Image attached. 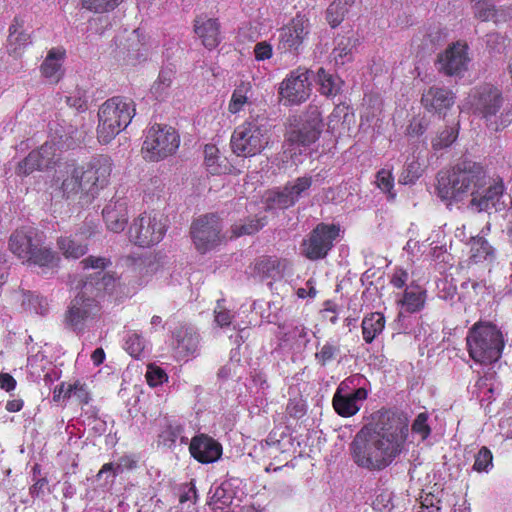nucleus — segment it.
<instances>
[{
	"mask_svg": "<svg viewBox=\"0 0 512 512\" xmlns=\"http://www.w3.org/2000/svg\"><path fill=\"white\" fill-rule=\"evenodd\" d=\"M175 337L181 353L192 355L197 351L199 336L192 329L181 327L175 332Z\"/></svg>",
	"mask_w": 512,
	"mask_h": 512,
	"instance_id": "30",
	"label": "nucleus"
},
{
	"mask_svg": "<svg viewBox=\"0 0 512 512\" xmlns=\"http://www.w3.org/2000/svg\"><path fill=\"white\" fill-rule=\"evenodd\" d=\"M335 48L333 49V57L336 64L344 65L352 60L353 49L356 47L357 39L353 36L343 35L335 39Z\"/></svg>",
	"mask_w": 512,
	"mask_h": 512,
	"instance_id": "27",
	"label": "nucleus"
},
{
	"mask_svg": "<svg viewBox=\"0 0 512 512\" xmlns=\"http://www.w3.org/2000/svg\"><path fill=\"white\" fill-rule=\"evenodd\" d=\"M63 57V51L51 49L41 65L42 75L52 83H57L61 78L60 68Z\"/></svg>",
	"mask_w": 512,
	"mask_h": 512,
	"instance_id": "26",
	"label": "nucleus"
},
{
	"mask_svg": "<svg viewBox=\"0 0 512 512\" xmlns=\"http://www.w3.org/2000/svg\"><path fill=\"white\" fill-rule=\"evenodd\" d=\"M421 102L429 112L441 114L453 106L455 96L447 88L432 86L423 93Z\"/></svg>",
	"mask_w": 512,
	"mask_h": 512,
	"instance_id": "20",
	"label": "nucleus"
},
{
	"mask_svg": "<svg viewBox=\"0 0 512 512\" xmlns=\"http://www.w3.org/2000/svg\"><path fill=\"white\" fill-rule=\"evenodd\" d=\"M339 233L335 225L319 224L311 232L309 238L303 241V253L310 260L324 258L333 246V241Z\"/></svg>",
	"mask_w": 512,
	"mask_h": 512,
	"instance_id": "15",
	"label": "nucleus"
},
{
	"mask_svg": "<svg viewBox=\"0 0 512 512\" xmlns=\"http://www.w3.org/2000/svg\"><path fill=\"white\" fill-rule=\"evenodd\" d=\"M267 224V217L247 219L244 223H235L232 227V234L235 237L252 235L261 230Z\"/></svg>",
	"mask_w": 512,
	"mask_h": 512,
	"instance_id": "33",
	"label": "nucleus"
},
{
	"mask_svg": "<svg viewBox=\"0 0 512 512\" xmlns=\"http://www.w3.org/2000/svg\"><path fill=\"white\" fill-rule=\"evenodd\" d=\"M60 153L53 142H45L39 149L31 151L16 167V174L28 176L34 171L52 169L59 161Z\"/></svg>",
	"mask_w": 512,
	"mask_h": 512,
	"instance_id": "13",
	"label": "nucleus"
},
{
	"mask_svg": "<svg viewBox=\"0 0 512 512\" xmlns=\"http://www.w3.org/2000/svg\"><path fill=\"white\" fill-rule=\"evenodd\" d=\"M436 191L438 197L448 205L462 202L470 197L467 208L473 212H483L494 208H505L502 201L505 192L503 179L489 178L484 167L477 162L464 160L448 171L437 174Z\"/></svg>",
	"mask_w": 512,
	"mask_h": 512,
	"instance_id": "1",
	"label": "nucleus"
},
{
	"mask_svg": "<svg viewBox=\"0 0 512 512\" xmlns=\"http://www.w3.org/2000/svg\"><path fill=\"white\" fill-rule=\"evenodd\" d=\"M123 471L121 464L106 463L98 472L97 477L101 478L104 474L110 473L113 477Z\"/></svg>",
	"mask_w": 512,
	"mask_h": 512,
	"instance_id": "64",
	"label": "nucleus"
},
{
	"mask_svg": "<svg viewBox=\"0 0 512 512\" xmlns=\"http://www.w3.org/2000/svg\"><path fill=\"white\" fill-rule=\"evenodd\" d=\"M232 503V497L227 495L226 490L218 486L210 497L209 505L213 506V509H223L225 506H229Z\"/></svg>",
	"mask_w": 512,
	"mask_h": 512,
	"instance_id": "47",
	"label": "nucleus"
},
{
	"mask_svg": "<svg viewBox=\"0 0 512 512\" xmlns=\"http://www.w3.org/2000/svg\"><path fill=\"white\" fill-rule=\"evenodd\" d=\"M66 103L68 106L75 108L79 112H83L87 109V100L79 95H71L66 97Z\"/></svg>",
	"mask_w": 512,
	"mask_h": 512,
	"instance_id": "60",
	"label": "nucleus"
},
{
	"mask_svg": "<svg viewBox=\"0 0 512 512\" xmlns=\"http://www.w3.org/2000/svg\"><path fill=\"white\" fill-rule=\"evenodd\" d=\"M312 182L313 180L311 176H303L298 177L293 181H289L285 185L296 203L301 197L308 194V190L312 186Z\"/></svg>",
	"mask_w": 512,
	"mask_h": 512,
	"instance_id": "37",
	"label": "nucleus"
},
{
	"mask_svg": "<svg viewBox=\"0 0 512 512\" xmlns=\"http://www.w3.org/2000/svg\"><path fill=\"white\" fill-rule=\"evenodd\" d=\"M146 379L150 386H157L167 380L165 371L157 366L149 365Z\"/></svg>",
	"mask_w": 512,
	"mask_h": 512,
	"instance_id": "52",
	"label": "nucleus"
},
{
	"mask_svg": "<svg viewBox=\"0 0 512 512\" xmlns=\"http://www.w3.org/2000/svg\"><path fill=\"white\" fill-rule=\"evenodd\" d=\"M308 70H296L282 81L279 87L280 96L290 104L305 102L311 92Z\"/></svg>",
	"mask_w": 512,
	"mask_h": 512,
	"instance_id": "16",
	"label": "nucleus"
},
{
	"mask_svg": "<svg viewBox=\"0 0 512 512\" xmlns=\"http://www.w3.org/2000/svg\"><path fill=\"white\" fill-rule=\"evenodd\" d=\"M282 262L276 257H261L255 262L254 270L261 278L281 277Z\"/></svg>",
	"mask_w": 512,
	"mask_h": 512,
	"instance_id": "31",
	"label": "nucleus"
},
{
	"mask_svg": "<svg viewBox=\"0 0 512 512\" xmlns=\"http://www.w3.org/2000/svg\"><path fill=\"white\" fill-rule=\"evenodd\" d=\"M474 15L482 21L493 20L496 17V10L494 6L488 4L486 1L480 3H473Z\"/></svg>",
	"mask_w": 512,
	"mask_h": 512,
	"instance_id": "49",
	"label": "nucleus"
},
{
	"mask_svg": "<svg viewBox=\"0 0 512 512\" xmlns=\"http://www.w3.org/2000/svg\"><path fill=\"white\" fill-rule=\"evenodd\" d=\"M25 21L21 16L14 17L8 35V52L18 56L31 43V35L24 29Z\"/></svg>",
	"mask_w": 512,
	"mask_h": 512,
	"instance_id": "23",
	"label": "nucleus"
},
{
	"mask_svg": "<svg viewBox=\"0 0 512 512\" xmlns=\"http://www.w3.org/2000/svg\"><path fill=\"white\" fill-rule=\"evenodd\" d=\"M400 303L409 313L420 311L425 303V291L416 287L414 289H406Z\"/></svg>",
	"mask_w": 512,
	"mask_h": 512,
	"instance_id": "32",
	"label": "nucleus"
},
{
	"mask_svg": "<svg viewBox=\"0 0 512 512\" xmlns=\"http://www.w3.org/2000/svg\"><path fill=\"white\" fill-rule=\"evenodd\" d=\"M309 33V21L303 16H296L280 32V48L284 51H296Z\"/></svg>",
	"mask_w": 512,
	"mask_h": 512,
	"instance_id": "18",
	"label": "nucleus"
},
{
	"mask_svg": "<svg viewBox=\"0 0 512 512\" xmlns=\"http://www.w3.org/2000/svg\"><path fill=\"white\" fill-rule=\"evenodd\" d=\"M179 144L180 137L173 127L154 124L146 132L141 152L146 161L158 162L173 155Z\"/></svg>",
	"mask_w": 512,
	"mask_h": 512,
	"instance_id": "8",
	"label": "nucleus"
},
{
	"mask_svg": "<svg viewBox=\"0 0 512 512\" xmlns=\"http://www.w3.org/2000/svg\"><path fill=\"white\" fill-rule=\"evenodd\" d=\"M272 46L266 42H258L254 47V55L257 61H264L272 57Z\"/></svg>",
	"mask_w": 512,
	"mask_h": 512,
	"instance_id": "57",
	"label": "nucleus"
},
{
	"mask_svg": "<svg viewBox=\"0 0 512 512\" xmlns=\"http://www.w3.org/2000/svg\"><path fill=\"white\" fill-rule=\"evenodd\" d=\"M190 233L196 249L205 253L222 241L221 220L213 213L202 215L193 221Z\"/></svg>",
	"mask_w": 512,
	"mask_h": 512,
	"instance_id": "11",
	"label": "nucleus"
},
{
	"mask_svg": "<svg viewBox=\"0 0 512 512\" xmlns=\"http://www.w3.org/2000/svg\"><path fill=\"white\" fill-rule=\"evenodd\" d=\"M321 111L316 105H309L302 116L301 125L290 131L288 141L298 145L308 146L314 143L323 129Z\"/></svg>",
	"mask_w": 512,
	"mask_h": 512,
	"instance_id": "14",
	"label": "nucleus"
},
{
	"mask_svg": "<svg viewBox=\"0 0 512 512\" xmlns=\"http://www.w3.org/2000/svg\"><path fill=\"white\" fill-rule=\"evenodd\" d=\"M110 264L111 261L108 258L101 256H89L80 262L83 269L93 268L100 269V271H103Z\"/></svg>",
	"mask_w": 512,
	"mask_h": 512,
	"instance_id": "53",
	"label": "nucleus"
},
{
	"mask_svg": "<svg viewBox=\"0 0 512 512\" xmlns=\"http://www.w3.org/2000/svg\"><path fill=\"white\" fill-rule=\"evenodd\" d=\"M136 108L132 99L114 96L106 100L98 110L97 137L107 144L125 129L135 116Z\"/></svg>",
	"mask_w": 512,
	"mask_h": 512,
	"instance_id": "3",
	"label": "nucleus"
},
{
	"mask_svg": "<svg viewBox=\"0 0 512 512\" xmlns=\"http://www.w3.org/2000/svg\"><path fill=\"white\" fill-rule=\"evenodd\" d=\"M421 176L420 164L413 160L408 163L399 179L402 184H412Z\"/></svg>",
	"mask_w": 512,
	"mask_h": 512,
	"instance_id": "48",
	"label": "nucleus"
},
{
	"mask_svg": "<svg viewBox=\"0 0 512 512\" xmlns=\"http://www.w3.org/2000/svg\"><path fill=\"white\" fill-rule=\"evenodd\" d=\"M318 82L320 84V91L325 96L336 95L339 86L332 75L328 74L323 68L318 71Z\"/></svg>",
	"mask_w": 512,
	"mask_h": 512,
	"instance_id": "42",
	"label": "nucleus"
},
{
	"mask_svg": "<svg viewBox=\"0 0 512 512\" xmlns=\"http://www.w3.org/2000/svg\"><path fill=\"white\" fill-rule=\"evenodd\" d=\"M81 175L79 168L74 164L65 165L60 187L64 197L69 199L79 193L85 194L84 183L81 179Z\"/></svg>",
	"mask_w": 512,
	"mask_h": 512,
	"instance_id": "25",
	"label": "nucleus"
},
{
	"mask_svg": "<svg viewBox=\"0 0 512 512\" xmlns=\"http://www.w3.org/2000/svg\"><path fill=\"white\" fill-rule=\"evenodd\" d=\"M470 97L474 113L485 120L490 130L499 131L512 122V107L500 112L504 99L498 88L485 84L475 88Z\"/></svg>",
	"mask_w": 512,
	"mask_h": 512,
	"instance_id": "4",
	"label": "nucleus"
},
{
	"mask_svg": "<svg viewBox=\"0 0 512 512\" xmlns=\"http://www.w3.org/2000/svg\"><path fill=\"white\" fill-rule=\"evenodd\" d=\"M506 37L499 33H491L487 35V46L493 51L497 53H501L505 49Z\"/></svg>",
	"mask_w": 512,
	"mask_h": 512,
	"instance_id": "54",
	"label": "nucleus"
},
{
	"mask_svg": "<svg viewBox=\"0 0 512 512\" xmlns=\"http://www.w3.org/2000/svg\"><path fill=\"white\" fill-rule=\"evenodd\" d=\"M265 205L267 210L287 209L295 205V202L286 185H284L281 189L270 190L266 193Z\"/></svg>",
	"mask_w": 512,
	"mask_h": 512,
	"instance_id": "29",
	"label": "nucleus"
},
{
	"mask_svg": "<svg viewBox=\"0 0 512 512\" xmlns=\"http://www.w3.org/2000/svg\"><path fill=\"white\" fill-rule=\"evenodd\" d=\"M65 396H68V398L75 396L79 402L83 404H87L89 401V395L86 389L83 386L77 384H68Z\"/></svg>",
	"mask_w": 512,
	"mask_h": 512,
	"instance_id": "55",
	"label": "nucleus"
},
{
	"mask_svg": "<svg viewBox=\"0 0 512 512\" xmlns=\"http://www.w3.org/2000/svg\"><path fill=\"white\" fill-rule=\"evenodd\" d=\"M385 317L379 312H374L362 321V334L363 339L367 343H371L384 329Z\"/></svg>",
	"mask_w": 512,
	"mask_h": 512,
	"instance_id": "28",
	"label": "nucleus"
},
{
	"mask_svg": "<svg viewBox=\"0 0 512 512\" xmlns=\"http://www.w3.org/2000/svg\"><path fill=\"white\" fill-rule=\"evenodd\" d=\"M493 455L491 451L483 446L475 455L473 470L477 472H489L493 466Z\"/></svg>",
	"mask_w": 512,
	"mask_h": 512,
	"instance_id": "44",
	"label": "nucleus"
},
{
	"mask_svg": "<svg viewBox=\"0 0 512 512\" xmlns=\"http://www.w3.org/2000/svg\"><path fill=\"white\" fill-rule=\"evenodd\" d=\"M21 304L25 310H30L36 314H44L48 309L47 300L39 295H34L30 291H20Z\"/></svg>",
	"mask_w": 512,
	"mask_h": 512,
	"instance_id": "34",
	"label": "nucleus"
},
{
	"mask_svg": "<svg viewBox=\"0 0 512 512\" xmlns=\"http://www.w3.org/2000/svg\"><path fill=\"white\" fill-rule=\"evenodd\" d=\"M16 380L9 373H0V387L6 392L13 391L16 387Z\"/></svg>",
	"mask_w": 512,
	"mask_h": 512,
	"instance_id": "61",
	"label": "nucleus"
},
{
	"mask_svg": "<svg viewBox=\"0 0 512 512\" xmlns=\"http://www.w3.org/2000/svg\"><path fill=\"white\" fill-rule=\"evenodd\" d=\"M251 90L250 83L241 82L233 91L228 110L236 114L242 110L248 101V92Z\"/></svg>",
	"mask_w": 512,
	"mask_h": 512,
	"instance_id": "35",
	"label": "nucleus"
},
{
	"mask_svg": "<svg viewBox=\"0 0 512 512\" xmlns=\"http://www.w3.org/2000/svg\"><path fill=\"white\" fill-rule=\"evenodd\" d=\"M189 450L191 455L203 464L213 463L222 455L221 444L205 434L193 437Z\"/></svg>",
	"mask_w": 512,
	"mask_h": 512,
	"instance_id": "19",
	"label": "nucleus"
},
{
	"mask_svg": "<svg viewBox=\"0 0 512 512\" xmlns=\"http://www.w3.org/2000/svg\"><path fill=\"white\" fill-rule=\"evenodd\" d=\"M339 352V347L331 343L324 344L320 351L315 353V359L321 366H325Z\"/></svg>",
	"mask_w": 512,
	"mask_h": 512,
	"instance_id": "50",
	"label": "nucleus"
},
{
	"mask_svg": "<svg viewBox=\"0 0 512 512\" xmlns=\"http://www.w3.org/2000/svg\"><path fill=\"white\" fill-rule=\"evenodd\" d=\"M9 249L23 262L49 266L54 261L52 251L42 245L37 231L31 227L15 230L9 238Z\"/></svg>",
	"mask_w": 512,
	"mask_h": 512,
	"instance_id": "6",
	"label": "nucleus"
},
{
	"mask_svg": "<svg viewBox=\"0 0 512 512\" xmlns=\"http://www.w3.org/2000/svg\"><path fill=\"white\" fill-rule=\"evenodd\" d=\"M456 137L457 134L453 128H445L432 140V147L434 150L446 148L455 141Z\"/></svg>",
	"mask_w": 512,
	"mask_h": 512,
	"instance_id": "45",
	"label": "nucleus"
},
{
	"mask_svg": "<svg viewBox=\"0 0 512 512\" xmlns=\"http://www.w3.org/2000/svg\"><path fill=\"white\" fill-rule=\"evenodd\" d=\"M494 248L483 237H475L471 240V258L475 262L493 257Z\"/></svg>",
	"mask_w": 512,
	"mask_h": 512,
	"instance_id": "36",
	"label": "nucleus"
},
{
	"mask_svg": "<svg viewBox=\"0 0 512 512\" xmlns=\"http://www.w3.org/2000/svg\"><path fill=\"white\" fill-rule=\"evenodd\" d=\"M196 488L193 482L183 485L182 492L179 496V501L185 503L187 501L196 500Z\"/></svg>",
	"mask_w": 512,
	"mask_h": 512,
	"instance_id": "59",
	"label": "nucleus"
},
{
	"mask_svg": "<svg viewBox=\"0 0 512 512\" xmlns=\"http://www.w3.org/2000/svg\"><path fill=\"white\" fill-rule=\"evenodd\" d=\"M122 0H81L83 8L94 13H106L114 10Z\"/></svg>",
	"mask_w": 512,
	"mask_h": 512,
	"instance_id": "40",
	"label": "nucleus"
},
{
	"mask_svg": "<svg viewBox=\"0 0 512 512\" xmlns=\"http://www.w3.org/2000/svg\"><path fill=\"white\" fill-rule=\"evenodd\" d=\"M92 288L93 282L85 281L65 313L64 324L74 332H83L87 321L98 311L96 294L92 293Z\"/></svg>",
	"mask_w": 512,
	"mask_h": 512,
	"instance_id": "9",
	"label": "nucleus"
},
{
	"mask_svg": "<svg viewBox=\"0 0 512 512\" xmlns=\"http://www.w3.org/2000/svg\"><path fill=\"white\" fill-rule=\"evenodd\" d=\"M174 78V72L171 69H162L158 75V79L153 84L151 90L156 97H161L165 91L171 86Z\"/></svg>",
	"mask_w": 512,
	"mask_h": 512,
	"instance_id": "41",
	"label": "nucleus"
},
{
	"mask_svg": "<svg viewBox=\"0 0 512 512\" xmlns=\"http://www.w3.org/2000/svg\"><path fill=\"white\" fill-rule=\"evenodd\" d=\"M466 341L470 357L484 365L498 361L504 348L501 331L491 323L473 325Z\"/></svg>",
	"mask_w": 512,
	"mask_h": 512,
	"instance_id": "5",
	"label": "nucleus"
},
{
	"mask_svg": "<svg viewBox=\"0 0 512 512\" xmlns=\"http://www.w3.org/2000/svg\"><path fill=\"white\" fill-rule=\"evenodd\" d=\"M408 280V273L403 269H398L392 276L391 283L394 287L403 288Z\"/></svg>",
	"mask_w": 512,
	"mask_h": 512,
	"instance_id": "62",
	"label": "nucleus"
},
{
	"mask_svg": "<svg viewBox=\"0 0 512 512\" xmlns=\"http://www.w3.org/2000/svg\"><path fill=\"white\" fill-rule=\"evenodd\" d=\"M81 179L84 183L85 194L94 197L100 189H103L109 181L112 171V161L108 156L98 155L87 163L78 167Z\"/></svg>",
	"mask_w": 512,
	"mask_h": 512,
	"instance_id": "12",
	"label": "nucleus"
},
{
	"mask_svg": "<svg viewBox=\"0 0 512 512\" xmlns=\"http://www.w3.org/2000/svg\"><path fill=\"white\" fill-rule=\"evenodd\" d=\"M194 30L209 50L216 48L221 42L220 23L217 19L198 18L195 20Z\"/></svg>",
	"mask_w": 512,
	"mask_h": 512,
	"instance_id": "24",
	"label": "nucleus"
},
{
	"mask_svg": "<svg viewBox=\"0 0 512 512\" xmlns=\"http://www.w3.org/2000/svg\"><path fill=\"white\" fill-rule=\"evenodd\" d=\"M166 232V225L159 213H143L129 227V240L140 247L159 243Z\"/></svg>",
	"mask_w": 512,
	"mask_h": 512,
	"instance_id": "10",
	"label": "nucleus"
},
{
	"mask_svg": "<svg viewBox=\"0 0 512 512\" xmlns=\"http://www.w3.org/2000/svg\"><path fill=\"white\" fill-rule=\"evenodd\" d=\"M58 247L67 258L78 259L87 252V246L76 243L69 237L58 239Z\"/></svg>",
	"mask_w": 512,
	"mask_h": 512,
	"instance_id": "38",
	"label": "nucleus"
},
{
	"mask_svg": "<svg viewBox=\"0 0 512 512\" xmlns=\"http://www.w3.org/2000/svg\"><path fill=\"white\" fill-rule=\"evenodd\" d=\"M367 397V391L364 388H358L353 393L342 394L341 386L337 389L333 397V406L335 411L343 416L350 417L359 410L357 402Z\"/></svg>",
	"mask_w": 512,
	"mask_h": 512,
	"instance_id": "22",
	"label": "nucleus"
},
{
	"mask_svg": "<svg viewBox=\"0 0 512 512\" xmlns=\"http://www.w3.org/2000/svg\"><path fill=\"white\" fill-rule=\"evenodd\" d=\"M466 45L456 43L439 54L437 68L447 76H457L467 70L469 57Z\"/></svg>",
	"mask_w": 512,
	"mask_h": 512,
	"instance_id": "17",
	"label": "nucleus"
},
{
	"mask_svg": "<svg viewBox=\"0 0 512 512\" xmlns=\"http://www.w3.org/2000/svg\"><path fill=\"white\" fill-rule=\"evenodd\" d=\"M427 421L428 414L423 412L417 415L412 424V431L414 433L420 434L423 440L426 439L431 433V429Z\"/></svg>",
	"mask_w": 512,
	"mask_h": 512,
	"instance_id": "51",
	"label": "nucleus"
},
{
	"mask_svg": "<svg viewBox=\"0 0 512 512\" xmlns=\"http://www.w3.org/2000/svg\"><path fill=\"white\" fill-rule=\"evenodd\" d=\"M288 414L294 418H300L304 415V404L297 401H290L286 408Z\"/></svg>",
	"mask_w": 512,
	"mask_h": 512,
	"instance_id": "63",
	"label": "nucleus"
},
{
	"mask_svg": "<svg viewBox=\"0 0 512 512\" xmlns=\"http://www.w3.org/2000/svg\"><path fill=\"white\" fill-rule=\"evenodd\" d=\"M268 127L264 120L245 121L235 128L230 145L234 154L240 157H252L260 154L268 144Z\"/></svg>",
	"mask_w": 512,
	"mask_h": 512,
	"instance_id": "7",
	"label": "nucleus"
},
{
	"mask_svg": "<svg viewBox=\"0 0 512 512\" xmlns=\"http://www.w3.org/2000/svg\"><path fill=\"white\" fill-rule=\"evenodd\" d=\"M377 182L379 188L385 192H391L393 188V178L389 171L381 170L377 173Z\"/></svg>",
	"mask_w": 512,
	"mask_h": 512,
	"instance_id": "58",
	"label": "nucleus"
},
{
	"mask_svg": "<svg viewBox=\"0 0 512 512\" xmlns=\"http://www.w3.org/2000/svg\"><path fill=\"white\" fill-rule=\"evenodd\" d=\"M215 321L220 327L228 326L231 323L232 314L230 311L225 310L222 301L217 302V307L215 309Z\"/></svg>",
	"mask_w": 512,
	"mask_h": 512,
	"instance_id": "56",
	"label": "nucleus"
},
{
	"mask_svg": "<svg viewBox=\"0 0 512 512\" xmlns=\"http://www.w3.org/2000/svg\"><path fill=\"white\" fill-rule=\"evenodd\" d=\"M126 351L134 358H138L144 350V341L137 333H131L125 341Z\"/></svg>",
	"mask_w": 512,
	"mask_h": 512,
	"instance_id": "46",
	"label": "nucleus"
},
{
	"mask_svg": "<svg viewBox=\"0 0 512 512\" xmlns=\"http://www.w3.org/2000/svg\"><path fill=\"white\" fill-rule=\"evenodd\" d=\"M407 434L405 416L383 413L357 432L350 444L352 458L359 467L382 470L402 452Z\"/></svg>",
	"mask_w": 512,
	"mask_h": 512,
	"instance_id": "2",
	"label": "nucleus"
},
{
	"mask_svg": "<svg viewBox=\"0 0 512 512\" xmlns=\"http://www.w3.org/2000/svg\"><path fill=\"white\" fill-rule=\"evenodd\" d=\"M88 281L93 282L92 293L96 294L97 296L98 292L100 291L111 290L114 287L115 278L109 273L99 271L96 273L95 277L89 279Z\"/></svg>",
	"mask_w": 512,
	"mask_h": 512,
	"instance_id": "43",
	"label": "nucleus"
},
{
	"mask_svg": "<svg viewBox=\"0 0 512 512\" xmlns=\"http://www.w3.org/2000/svg\"><path fill=\"white\" fill-rule=\"evenodd\" d=\"M344 2L335 0L326 10V19L332 28L337 27L345 18L348 7Z\"/></svg>",
	"mask_w": 512,
	"mask_h": 512,
	"instance_id": "39",
	"label": "nucleus"
},
{
	"mask_svg": "<svg viewBox=\"0 0 512 512\" xmlns=\"http://www.w3.org/2000/svg\"><path fill=\"white\" fill-rule=\"evenodd\" d=\"M102 215L109 230L116 233L123 231L128 221L126 200H110L103 208Z\"/></svg>",
	"mask_w": 512,
	"mask_h": 512,
	"instance_id": "21",
	"label": "nucleus"
}]
</instances>
